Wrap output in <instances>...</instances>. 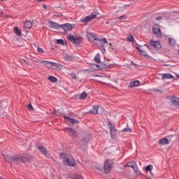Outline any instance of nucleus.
I'll return each instance as SVG.
<instances>
[{
	"label": "nucleus",
	"instance_id": "de8ad7c7",
	"mask_svg": "<svg viewBox=\"0 0 179 179\" xmlns=\"http://www.w3.org/2000/svg\"><path fill=\"white\" fill-rule=\"evenodd\" d=\"M131 65H134V66H136V64H135L133 61H131Z\"/></svg>",
	"mask_w": 179,
	"mask_h": 179
},
{
	"label": "nucleus",
	"instance_id": "4c0bfd02",
	"mask_svg": "<svg viewBox=\"0 0 179 179\" xmlns=\"http://www.w3.org/2000/svg\"><path fill=\"white\" fill-rule=\"evenodd\" d=\"M123 132H132V129L129 128H124Z\"/></svg>",
	"mask_w": 179,
	"mask_h": 179
},
{
	"label": "nucleus",
	"instance_id": "052dcab7",
	"mask_svg": "<svg viewBox=\"0 0 179 179\" xmlns=\"http://www.w3.org/2000/svg\"><path fill=\"white\" fill-rule=\"evenodd\" d=\"M178 54H179V50H178Z\"/></svg>",
	"mask_w": 179,
	"mask_h": 179
},
{
	"label": "nucleus",
	"instance_id": "7c9ffc66",
	"mask_svg": "<svg viewBox=\"0 0 179 179\" xmlns=\"http://www.w3.org/2000/svg\"><path fill=\"white\" fill-rule=\"evenodd\" d=\"M48 79L50 80V82H52V83H55L57 82V78L54 77V76H50L48 77Z\"/></svg>",
	"mask_w": 179,
	"mask_h": 179
},
{
	"label": "nucleus",
	"instance_id": "f8f14e48",
	"mask_svg": "<svg viewBox=\"0 0 179 179\" xmlns=\"http://www.w3.org/2000/svg\"><path fill=\"white\" fill-rule=\"evenodd\" d=\"M150 44L155 50H160V48H162V44H160L159 41H150Z\"/></svg>",
	"mask_w": 179,
	"mask_h": 179
},
{
	"label": "nucleus",
	"instance_id": "f257e3e1",
	"mask_svg": "<svg viewBox=\"0 0 179 179\" xmlns=\"http://www.w3.org/2000/svg\"><path fill=\"white\" fill-rule=\"evenodd\" d=\"M60 159L63 160V163L65 166H69V167H75V166H76L75 159L70 155L64 152L60 154Z\"/></svg>",
	"mask_w": 179,
	"mask_h": 179
},
{
	"label": "nucleus",
	"instance_id": "bb28decb",
	"mask_svg": "<svg viewBox=\"0 0 179 179\" xmlns=\"http://www.w3.org/2000/svg\"><path fill=\"white\" fill-rule=\"evenodd\" d=\"M13 31L15 34H17V36H22V31H20V29H19V28L15 27L13 29Z\"/></svg>",
	"mask_w": 179,
	"mask_h": 179
},
{
	"label": "nucleus",
	"instance_id": "f3484780",
	"mask_svg": "<svg viewBox=\"0 0 179 179\" xmlns=\"http://www.w3.org/2000/svg\"><path fill=\"white\" fill-rule=\"evenodd\" d=\"M88 114H99V106H94L92 110H90Z\"/></svg>",
	"mask_w": 179,
	"mask_h": 179
},
{
	"label": "nucleus",
	"instance_id": "6ab92c4d",
	"mask_svg": "<svg viewBox=\"0 0 179 179\" xmlns=\"http://www.w3.org/2000/svg\"><path fill=\"white\" fill-rule=\"evenodd\" d=\"M169 139L167 138H164L159 141V145L161 146L163 145H169Z\"/></svg>",
	"mask_w": 179,
	"mask_h": 179
},
{
	"label": "nucleus",
	"instance_id": "e433bc0d",
	"mask_svg": "<svg viewBox=\"0 0 179 179\" xmlns=\"http://www.w3.org/2000/svg\"><path fill=\"white\" fill-rule=\"evenodd\" d=\"M119 20H125L127 19V15H122L118 17Z\"/></svg>",
	"mask_w": 179,
	"mask_h": 179
},
{
	"label": "nucleus",
	"instance_id": "c9c22d12",
	"mask_svg": "<svg viewBox=\"0 0 179 179\" xmlns=\"http://www.w3.org/2000/svg\"><path fill=\"white\" fill-rule=\"evenodd\" d=\"M70 178L71 179H83L81 176H79L78 175H75L73 176H70Z\"/></svg>",
	"mask_w": 179,
	"mask_h": 179
},
{
	"label": "nucleus",
	"instance_id": "c756f323",
	"mask_svg": "<svg viewBox=\"0 0 179 179\" xmlns=\"http://www.w3.org/2000/svg\"><path fill=\"white\" fill-rule=\"evenodd\" d=\"M57 43L61 45H66V43L63 39L57 40Z\"/></svg>",
	"mask_w": 179,
	"mask_h": 179
},
{
	"label": "nucleus",
	"instance_id": "c03bdc74",
	"mask_svg": "<svg viewBox=\"0 0 179 179\" xmlns=\"http://www.w3.org/2000/svg\"><path fill=\"white\" fill-rule=\"evenodd\" d=\"M21 62L22 64H23V62H24V64H27V65H29V63H27V62L24 59H21Z\"/></svg>",
	"mask_w": 179,
	"mask_h": 179
},
{
	"label": "nucleus",
	"instance_id": "4be33fe9",
	"mask_svg": "<svg viewBox=\"0 0 179 179\" xmlns=\"http://www.w3.org/2000/svg\"><path fill=\"white\" fill-rule=\"evenodd\" d=\"M162 80H164V79H174V76L170 73H164L162 74Z\"/></svg>",
	"mask_w": 179,
	"mask_h": 179
},
{
	"label": "nucleus",
	"instance_id": "e2e57ef3",
	"mask_svg": "<svg viewBox=\"0 0 179 179\" xmlns=\"http://www.w3.org/2000/svg\"><path fill=\"white\" fill-rule=\"evenodd\" d=\"M0 179H2V178H0Z\"/></svg>",
	"mask_w": 179,
	"mask_h": 179
},
{
	"label": "nucleus",
	"instance_id": "a19ab883",
	"mask_svg": "<svg viewBox=\"0 0 179 179\" xmlns=\"http://www.w3.org/2000/svg\"><path fill=\"white\" fill-rule=\"evenodd\" d=\"M28 108H29V110H30L31 111H32V110H33V106H31V103H29V104L28 105Z\"/></svg>",
	"mask_w": 179,
	"mask_h": 179
},
{
	"label": "nucleus",
	"instance_id": "79ce46f5",
	"mask_svg": "<svg viewBox=\"0 0 179 179\" xmlns=\"http://www.w3.org/2000/svg\"><path fill=\"white\" fill-rule=\"evenodd\" d=\"M162 19H163V17L159 16V17H157L155 18V20H162Z\"/></svg>",
	"mask_w": 179,
	"mask_h": 179
},
{
	"label": "nucleus",
	"instance_id": "6e6552de",
	"mask_svg": "<svg viewBox=\"0 0 179 179\" xmlns=\"http://www.w3.org/2000/svg\"><path fill=\"white\" fill-rule=\"evenodd\" d=\"M96 17H97L96 15L91 14L85 17V18L81 19L80 22H82L83 23H88V22H92V20H93V19H96Z\"/></svg>",
	"mask_w": 179,
	"mask_h": 179
},
{
	"label": "nucleus",
	"instance_id": "a18cd8bd",
	"mask_svg": "<svg viewBox=\"0 0 179 179\" xmlns=\"http://www.w3.org/2000/svg\"><path fill=\"white\" fill-rule=\"evenodd\" d=\"M71 78H72V79H76V74L72 73L71 74Z\"/></svg>",
	"mask_w": 179,
	"mask_h": 179
},
{
	"label": "nucleus",
	"instance_id": "9d476101",
	"mask_svg": "<svg viewBox=\"0 0 179 179\" xmlns=\"http://www.w3.org/2000/svg\"><path fill=\"white\" fill-rule=\"evenodd\" d=\"M38 150L42 153V155H44V156H46V157H50L51 156L50 153H48V150H47V148L43 145H38Z\"/></svg>",
	"mask_w": 179,
	"mask_h": 179
},
{
	"label": "nucleus",
	"instance_id": "412c9836",
	"mask_svg": "<svg viewBox=\"0 0 179 179\" xmlns=\"http://www.w3.org/2000/svg\"><path fill=\"white\" fill-rule=\"evenodd\" d=\"M97 41H100L101 44H102V48L103 50V51H106V48H104V45L103 44H108V41H107L106 38H103L99 40H98Z\"/></svg>",
	"mask_w": 179,
	"mask_h": 179
},
{
	"label": "nucleus",
	"instance_id": "5701e85b",
	"mask_svg": "<svg viewBox=\"0 0 179 179\" xmlns=\"http://www.w3.org/2000/svg\"><path fill=\"white\" fill-rule=\"evenodd\" d=\"M64 58L66 61H73L75 59V57L66 54L64 55Z\"/></svg>",
	"mask_w": 179,
	"mask_h": 179
},
{
	"label": "nucleus",
	"instance_id": "2eb2a0df",
	"mask_svg": "<svg viewBox=\"0 0 179 179\" xmlns=\"http://www.w3.org/2000/svg\"><path fill=\"white\" fill-rule=\"evenodd\" d=\"M64 118L68 122H71V124H79V121L76 119L71 118L66 115L64 116Z\"/></svg>",
	"mask_w": 179,
	"mask_h": 179
},
{
	"label": "nucleus",
	"instance_id": "f704fd0d",
	"mask_svg": "<svg viewBox=\"0 0 179 179\" xmlns=\"http://www.w3.org/2000/svg\"><path fill=\"white\" fill-rule=\"evenodd\" d=\"M127 40L129 41V43H134V36L129 35L127 37Z\"/></svg>",
	"mask_w": 179,
	"mask_h": 179
},
{
	"label": "nucleus",
	"instance_id": "cd10ccee",
	"mask_svg": "<svg viewBox=\"0 0 179 179\" xmlns=\"http://www.w3.org/2000/svg\"><path fill=\"white\" fill-rule=\"evenodd\" d=\"M169 45H176V39L172 38H169Z\"/></svg>",
	"mask_w": 179,
	"mask_h": 179
},
{
	"label": "nucleus",
	"instance_id": "13d9d810",
	"mask_svg": "<svg viewBox=\"0 0 179 179\" xmlns=\"http://www.w3.org/2000/svg\"><path fill=\"white\" fill-rule=\"evenodd\" d=\"M0 110H2V108L0 107Z\"/></svg>",
	"mask_w": 179,
	"mask_h": 179
},
{
	"label": "nucleus",
	"instance_id": "423d86ee",
	"mask_svg": "<svg viewBox=\"0 0 179 179\" xmlns=\"http://www.w3.org/2000/svg\"><path fill=\"white\" fill-rule=\"evenodd\" d=\"M152 33L157 37H162V30L160 29V26L159 24H155L152 27Z\"/></svg>",
	"mask_w": 179,
	"mask_h": 179
},
{
	"label": "nucleus",
	"instance_id": "2f4dec72",
	"mask_svg": "<svg viewBox=\"0 0 179 179\" xmlns=\"http://www.w3.org/2000/svg\"><path fill=\"white\" fill-rule=\"evenodd\" d=\"M94 61L97 64H100V55H99V54L96 55V56L94 57Z\"/></svg>",
	"mask_w": 179,
	"mask_h": 179
},
{
	"label": "nucleus",
	"instance_id": "f03ea898",
	"mask_svg": "<svg viewBox=\"0 0 179 179\" xmlns=\"http://www.w3.org/2000/svg\"><path fill=\"white\" fill-rule=\"evenodd\" d=\"M2 156L7 163H13L14 164H18V163H20V155H14L12 157L2 154Z\"/></svg>",
	"mask_w": 179,
	"mask_h": 179
},
{
	"label": "nucleus",
	"instance_id": "20e7f679",
	"mask_svg": "<svg viewBox=\"0 0 179 179\" xmlns=\"http://www.w3.org/2000/svg\"><path fill=\"white\" fill-rule=\"evenodd\" d=\"M67 38L73 44H80V43H82V37L75 36L73 35H69L67 36Z\"/></svg>",
	"mask_w": 179,
	"mask_h": 179
},
{
	"label": "nucleus",
	"instance_id": "c85d7f7f",
	"mask_svg": "<svg viewBox=\"0 0 179 179\" xmlns=\"http://www.w3.org/2000/svg\"><path fill=\"white\" fill-rule=\"evenodd\" d=\"M87 98V94H86L85 92H83L80 96V100H85Z\"/></svg>",
	"mask_w": 179,
	"mask_h": 179
},
{
	"label": "nucleus",
	"instance_id": "6e6d98bb",
	"mask_svg": "<svg viewBox=\"0 0 179 179\" xmlns=\"http://www.w3.org/2000/svg\"><path fill=\"white\" fill-rule=\"evenodd\" d=\"M176 76H177V78H178V79H179V76H178V75H176Z\"/></svg>",
	"mask_w": 179,
	"mask_h": 179
},
{
	"label": "nucleus",
	"instance_id": "864d4df0",
	"mask_svg": "<svg viewBox=\"0 0 179 179\" xmlns=\"http://www.w3.org/2000/svg\"><path fill=\"white\" fill-rule=\"evenodd\" d=\"M173 137V136H168V138H171Z\"/></svg>",
	"mask_w": 179,
	"mask_h": 179
},
{
	"label": "nucleus",
	"instance_id": "72a5a7b5",
	"mask_svg": "<svg viewBox=\"0 0 179 179\" xmlns=\"http://www.w3.org/2000/svg\"><path fill=\"white\" fill-rule=\"evenodd\" d=\"M140 55L143 57H148V53L145 50H140Z\"/></svg>",
	"mask_w": 179,
	"mask_h": 179
},
{
	"label": "nucleus",
	"instance_id": "39448f33",
	"mask_svg": "<svg viewBox=\"0 0 179 179\" xmlns=\"http://www.w3.org/2000/svg\"><path fill=\"white\" fill-rule=\"evenodd\" d=\"M75 27V24H60V29H63L64 31L66 33L67 31H71L72 29Z\"/></svg>",
	"mask_w": 179,
	"mask_h": 179
},
{
	"label": "nucleus",
	"instance_id": "dca6fc26",
	"mask_svg": "<svg viewBox=\"0 0 179 179\" xmlns=\"http://www.w3.org/2000/svg\"><path fill=\"white\" fill-rule=\"evenodd\" d=\"M124 167H131L133 169V170H134V171H136V169L135 168L136 167V163H135V162H128L126 165H124Z\"/></svg>",
	"mask_w": 179,
	"mask_h": 179
},
{
	"label": "nucleus",
	"instance_id": "bf43d9fd",
	"mask_svg": "<svg viewBox=\"0 0 179 179\" xmlns=\"http://www.w3.org/2000/svg\"><path fill=\"white\" fill-rule=\"evenodd\" d=\"M0 1H5V0H0Z\"/></svg>",
	"mask_w": 179,
	"mask_h": 179
},
{
	"label": "nucleus",
	"instance_id": "8fccbe9b",
	"mask_svg": "<svg viewBox=\"0 0 179 179\" xmlns=\"http://www.w3.org/2000/svg\"><path fill=\"white\" fill-rule=\"evenodd\" d=\"M33 62H41V60H32Z\"/></svg>",
	"mask_w": 179,
	"mask_h": 179
},
{
	"label": "nucleus",
	"instance_id": "3c124183",
	"mask_svg": "<svg viewBox=\"0 0 179 179\" xmlns=\"http://www.w3.org/2000/svg\"><path fill=\"white\" fill-rule=\"evenodd\" d=\"M37 1H38V2H43V1H44V0H34V2H37Z\"/></svg>",
	"mask_w": 179,
	"mask_h": 179
},
{
	"label": "nucleus",
	"instance_id": "4468645a",
	"mask_svg": "<svg viewBox=\"0 0 179 179\" xmlns=\"http://www.w3.org/2000/svg\"><path fill=\"white\" fill-rule=\"evenodd\" d=\"M139 85H141V82H139V80L131 81L129 85V88L134 89V87H136L139 86Z\"/></svg>",
	"mask_w": 179,
	"mask_h": 179
},
{
	"label": "nucleus",
	"instance_id": "5fc2aeb1",
	"mask_svg": "<svg viewBox=\"0 0 179 179\" xmlns=\"http://www.w3.org/2000/svg\"><path fill=\"white\" fill-rule=\"evenodd\" d=\"M0 13H1V15H3V13L2 11H1V12H0Z\"/></svg>",
	"mask_w": 179,
	"mask_h": 179
},
{
	"label": "nucleus",
	"instance_id": "aec40b11",
	"mask_svg": "<svg viewBox=\"0 0 179 179\" xmlns=\"http://www.w3.org/2000/svg\"><path fill=\"white\" fill-rule=\"evenodd\" d=\"M171 101H172V103L173 104V106H175L176 107H179V98L173 97L171 99Z\"/></svg>",
	"mask_w": 179,
	"mask_h": 179
},
{
	"label": "nucleus",
	"instance_id": "ea45409f",
	"mask_svg": "<svg viewBox=\"0 0 179 179\" xmlns=\"http://www.w3.org/2000/svg\"><path fill=\"white\" fill-rule=\"evenodd\" d=\"M136 48L138 51L139 53L141 52V51H142V49H141V45H137L136 47Z\"/></svg>",
	"mask_w": 179,
	"mask_h": 179
},
{
	"label": "nucleus",
	"instance_id": "393cba45",
	"mask_svg": "<svg viewBox=\"0 0 179 179\" xmlns=\"http://www.w3.org/2000/svg\"><path fill=\"white\" fill-rule=\"evenodd\" d=\"M68 131H69L71 134V136L73 137V138H76L78 136V133L73 130V129L72 128H69L67 129Z\"/></svg>",
	"mask_w": 179,
	"mask_h": 179
},
{
	"label": "nucleus",
	"instance_id": "b1692460",
	"mask_svg": "<svg viewBox=\"0 0 179 179\" xmlns=\"http://www.w3.org/2000/svg\"><path fill=\"white\" fill-rule=\"evenodd\" d=\"M32 26L31 22L30 21H26L24 23V29H31Z\"/></svg>",
	"mask_w": 179,
	"mask_h": 179
},
{
	"label": "nucleus",
	"instance_id": "9b49d317",
	"mask_svg": "<svg viewBox=\"0 0 179 179\" xmlns=\"http://www.w3.org/2000/svg\"><path fill=\"white\" fill-rule=\"evenodd\" d=\"M87 38H88L89 41H93V40L97 41L98 40H100V38H99V36L94 35L92 33H87Z\"/></svg>",
	"mask_w": 179,
	"mask_h": 179
},
{
	"label": "nucleus",
	"instance_id": "680f3d73",
	"mask_svg": "<svg viewBox=\"0 0 179 179\" xmlns=\"http://www.w3.org/2000/svg\"><path fill=\"white\" fill-rule=\"evenodd\" d=\"M0 17H1V15H0Z\"/></svg>",
	"mask_w": 179,
	"mask_h": 179
},
{
	"label": "nucleus",
	"instance_id": "58836bf2",
	"mask_svg": "<svg viewBox=\"0 0 179 179\" xmlns=\"http://www.w3.org/2000/svg\"><path fill=\"white\" fill-rule=\"evenodd\" d=\"M38 52H40L41 54H43L44 52V50L41 48H38L37 49Z\"/></svg>",
	"mask_w": 179,
	"mask_h": 179
},
{
	"label": "nucleus",
	"instance_id": "49530a36",
	"mask_svg": "<svg viewBox=\"0 0 179 179\" xmlns=\"http://www.w3.org/2000/svg\"><path fill=\"white\" fill-rule=\"evenodd\" d=\"M105 66H106V68H110V66H111V64L108 63V64H105Z\"/></svg>",
	"mask_w": 179,
	"mask_h": 179
},
{
	"label": "nucleus",
	"instance_id": "ddd939ff",
	"mask_svg": "<svg viewBox=\"0 0 179 179\" xmlns=\"http://www.w3.org/2000/svg\"><path fill=\"white\" fill-rule=\"evenodd\" d=\"M48 24L50 29H61V24H57L55 22L48 21Z\"/></svg>",
	"mask_w": 179,
	"mask_h": 179
},
{
	"label": "nucleus",
	"instance_id": "603ef678",
	"mask_svg": "<svg viewBox=\"0 0 179 179\" xmlns=\"http://www.w3.org/2000/svg\"><path fill=\"white\" fill-rule=\"evenodd\" d=\"M96 170H99V171H101V168H100V167H96Z\"/></svg>",
	"mask_w": 179,
	"mask_h": 179
},
{
	"label": "nucleus",
	"instance_id": "a211bd4d",
	"mask_svg": "<svg viewBox=\"0 0 179 179\" xmlns=\"http://www.w3.org/2000/svg\"><path fill=\"white\" fill-rule=\"evenodd\" d=\"M41 64H44L47 68L52 69V62L41 61Z\"/></svg>",
	"mask_w": 179,
	"mask_h": 179
},
{
	"label": "nucleus",
	"instance_id": "0eeeda50",
	"mask_svg": "<svg viewBox=\"0 0 179 179\" xmlns=\"http://www.w3.org/2000/svg\"><path fill=\"white\" fill-rule=\"evenodd\" d=\"M110 127V137L112 139H115V137L117 136V129H115V127L113 125V124L109 123Z\"/></svg>",
	"mask_w": 179,
	"mask_h": 179
},
{
	"label": "nucleus",
	"instance_id": "473e14b6",
	"mask_svg": "<svg viewBox=\"0 0 179 179\" xmlns=\"http://www.w3.org/2000/svg\"><path fill=\"white\" fill-rule=\"evenodd\" d=\"M153 170V165L150 164L145 167V171H152Z\"/></svg>",
	"mask_w": 179,
	"mask_h": 179
},
{
	"label": "nucleus",
	"instance_id": "a878e982",
	"mask_svg": "<svg viewBox=\"0 0 179 179\" xmlns=\"http://www.w3.org/2000/svg\"><path fill=\"white\" fill-rule=\"evenodd\" d=\"M62 66L58 63L52 62V69H59Z\"/></svg>",
	"mask_w": 179,
	"mask_h": 179
},
{
	"label": "nucleus",
	"instance_id": "37998d69",
	"mask_svg": "<svg viewBox=\"0 0 179 179\" xmlns=\"http://www.w3.org/2000/svg\"><path fill=\"white\" fill-rule=\"evenodd\" d=\"M144 45L148 48L149 50H152V46L150 45L145 44Z\"/></svg>",
	"mask_w": 179,
	"mask_h": 179
},
{
	"label": "nucleus",
	"instance_id": "4d7b16f0",
	"mask_svg": "<svg viewBox=\"0 0 179 179\" xmlns=\"http://www.w3.org/2000/svg\"><path fill=\"white\" fill-rule=\"evenodd\" d=\"M51 159H52V160H53V162H54V158H53V157H52Z\"/></svg>",
	"mask_w": 179,
	"mask_h": 179
},
{
	"label": "nucleus",
	"instance_id": "7ed1b4c3",
	"mask_svg": "<svg viewBox=\"0 0 179 179\" xmlns=\"http://www.w3.org/2000/svg\"><path fill=\"white\" fill-rule=\"evenodd\" d=\"M111 169H113V161L110 159H106L103 165V170L105 173H110L111 171Z\"/></svg>",
	"mask_w": 179,
	"mask_h": 179
},
{
	"label": "nucleus",
	"instance_id": "1a4fd4ad",
	"mask_svg": "<svg viewBox=\"0 0 179 179\" xmlns=\"http://www.w3.org/2000/svg\"><path fill=\"white\" fill-rule=\"evenodd\" d=\"M26 162H33V157L31 155L20 156V162L24 163Z\"/></svg>",
	"mask_w": 179,
	"mask_h": 179
},
{
	"label": "nucleus",
	"instance_id": "09e8293b",
	"mask_svg": "<svg viewBox=\"0 0 179 179\" xmlns=\"http://www.w3.org/2000/svg\"><path fill=\"white\" fill-rule=\"evenodd\" d=\"M43 7L44 8V9H47L48 8V6H47V5L45 4H43Z\"/></svg>",
	"mask_w": 179,
	"mask_h": 179
}]
</instances>
